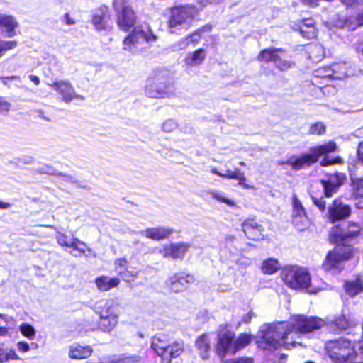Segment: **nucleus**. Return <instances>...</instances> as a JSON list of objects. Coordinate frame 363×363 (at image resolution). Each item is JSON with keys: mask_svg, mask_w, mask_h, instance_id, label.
<instances>
[{"mask_svg": "<svg viewBox=\"0 0 363 363\" xmlns=\"http://www.w3.org/2000/svg\"><path fill=\"white\" fill-rule=\"evenodd\" d=\"M146 94L152 98L163 97L167 92V86L161 82L160 77H149L145 85Z\"/></svg>", "mask_w": 363, "mask_h": 363, "instance_id": "obj_15", "label": "nucleus"}, {"mask_svg": "<svg viewBox=\"0 0 363 363\" xmlns=\"http://www.w3.org/2000/svg\"><path fill=\"white\" fill-rule=\"evenodd\" d=\"M325 132V125L321 123L318 122L312 124L310 127V133L311 134L321 135Z\"/></svg>", "mask_w": 363, "mask_h": 363, "instance_id": "obj_45", "label": "nucleus"}, {"mask_svg": "<svg viewBox=\"0 0 363 363\" xmlns=\"http://www.w3.org/2000/svg\"><path fill=\"white\" fill-rule=\"evenodd\" d=\"M173 232V230L168 227L148 228L141 230L140 234L146 238L155 240H160L167 238Z\"/></svg>", "mask_w": 363, "mask_h": 363, "instance_id": "obj_19", "label": "nucleus"}, {"mask_svg": "<svg viewBox=\"0 0 363 363\" xmlns=\"http://www.w3.org/2000/svg\"><path fill=\"white\" fill-rule=\"evenodd\" d=\"M280 54H283L281 50L266 49L259 55V60L264 62L274 61L276 62Z\"/></svg>", "mask_w": 363, "mask_h": 363, "instance_id": "obj_33", "label": "nucleus"}, {"mask_svg": "<svg viewBox=\"0 0 363 363\" xmlns=\"http://www.w3.org/2000/svg\"><path fill=\"white\" fill-rule=\"evenodd\" d=\"M113 7L117 13L118 27L123 30H129L136 23L137 18L128 0H113Z\"/></svg>", "mask_w": 363, "mask_h": 363, "instance_id": "obj_5", "label": "nucleus"}, {"mask_svg": "<svg viewBox=\"0 0 363 363\" xmlns=\"http://www.w3.org/2000/svg\"><path fill=\"white\" fill-rule=\"evenodd\" d=\"M223 363H253V360L251 358L242 357L239 359L224 361Z\"/></svg>", "mask_w": 363, "mask_h": 363, "instance_id": "obj_55", "label": "nucleus"}, {"mask_svg": "<svg viewBox=\"0 0 363 363\" xmlns=\"http://www.w3.org/2000/svg\"><path fill=\"white\" fill-rule=\"evenodd\" d=\"M19 331L26 337L33 340L35 336V329L28 323H23L19 326Z\"/></svg>", "mask_w": 363, "mask_h": 363, "instance_id": "obj_40", "label": "nucleus"}, {"mask_svg": "<svg viewBox=\"0 0 363 363\" xmlns=\"http://www.w3.org/2000/svg\"><path fill=\"white\" fill-rule=\"evenodd\" d=\"M18 45L16 40H4L0 42V57L3 56L4 52L15 48Z\"/></svg>", "mask_w": 363, "mask_h": 363, "instance_id": "obj_44", "label": "nucleus"}, {"mask_svg": "<svg viewBox=\"0 0 363 363\" xmlns=\"http://www.w3.org/2000/svg\"><path fill=\"white\" fill-rule=\"evenodd\" d=\"M211 194L212 198H213L214 199L217 200L219 202L224 203L229 206H235V203L233 200L227 198L224 193L215 191H212L211 193Z\"/></svg>", "mask_w": 363, "mask_h": 363, "instance_id": "obj_42", "label": "nucleus"}, {"mask_svg": "<svg viewBox=\"0 0 363 363\" xmlns=\"http://www.w3.org/2000/svg\"><path fill=\"white\" fill-rule=\"evenodd\" d=\"M315 162V157L313 156L310 151L309 153L303 154L300 156H292L286 162H283L282 164H289L292 169L298 170L306 167L311 166Z\"/></svg>", "mask_w": 363, "mask_h": 363, "instance_id": "obj_17", "label": "nucleus"}, {"mask_svg": "<svg viewBox=\"0 0 363 363\" xmlns=\"http://www.w3.org/2000/svg\"><path fill=\"white\" fill-rule=\"evenodd\" d=\"M118 318L100 315L99 326L104 330L110 332L118 323Z\"/></svg>", "mask_w": 363, "mask_h": 363, "instance_id": "obj_34", "label": "nucleus"}, {"mask_svg": "<svg viewBox=\"0 0 363 363\" xmlns=\"http://www.w3.org/2000/svg\"><path fill=\"white\" fill-rule=\"evenodd\" d=\"M354 250L350 246H337L329 251L322 264L326 272H339L343 269V262L352 257Z\"/></svg>", "mask_w": 363, "mask_h": 363, "instance_id": "obj_4", "label": "nucleus"}, {"mask_svg": "<svg viewBox=\"0 0 363 363\" xmlns=\"http://www.w3.org/2000/svg\"><path fill=\"white\" fill-rule=\"evenodd\" d=\"M363 26V13L358 15L357 17L356 23L353 24L350 22V19L346 20L344 25H340V26L347 27L349 29L354 30L357 26Z\"/></svg>", "mask_w": 363, "mask_h": 363, "instance_id": "obj_46", "label": "nucleus"}, {"mask_svg": "<svg viewBox=\"0 0 363 363\" xmlns=\"http://www.w3.org/2000/svg\"><path fill=\"white\" fill-rule=\"evenodd\" d=\"M92 352L93 350L89 346L74 344L69 347V357L76 359H85L91 356Z\"/></svg>", "mask_w": 363, "mask_h": 363, "instance_id": "obj_24", "label": "nucleus"}, {"mask_svg": "<svg viewBox=\"0 0 363 363\" xmlns=\"http://www.w3.org/2000/svg\"><path fill=\"white\" fill-rule=\"evenodd\" d=\"M94 282L98 290L101 291H107L113 288L117 287L120 284L121 280L118 277H110L106 275H102L97 277Z\"/></svg>", "mask_w": 363, "mask_h": 363, "instance_id": "obj_22", "label": "nucleus"}, {"mask_svg": "<svg viewBox=\"0 0 363 363\" xmlns=\"http://www.w3.org/2000/svg\"><path fill=\"white\" fill-rule=\"evenodd\" d=\"M330 68L328 67H322L317 70V74L318 77H323V78H329L328 77H324L323 76L325 74H328L327 69Z\"/></svg>", "mask_w": 363, "mask_h": 363, "instance_id": "obj_60", "label": "nucleus"}, {"mask_svg": "<svg viewBox=\"0 0 363 363\" xmlns=\"http://www.w3.org/2000/svg\"><path fill=\"white\" fill-rule=\"evenodd\" d=\"M30 80L33 82L35 85H38L40 84V79L38 77L35 75H30L29 76Z\"/></svg>", "mask_w": 363, "mask_h": 363, "instance_id": "obj_63", "label": "nucleus"}, {"mask_svg": "<svg viewBox=\"0 0 363 363\" xmlns=\"http://www.w3.org/2000/svg\"><path fill=\"white\" fill-rule=\"evenodd\" d=\"M48 86L53 89L65 103H69L74 99H84L78 94L72 83L68 80H58L52 83H48Z\"/></svg>", "mask_w": 363, "mask_h": 363, "instance_id": "obj_9", "label": "nucleus"}, {"mask_svg": "<svg viewBox=\"0 0 363 363\" xmlns=\"http://www.w3.org/2000/svg\"><path fill=\"white\" fill-rule=\"evenodd\" d=\"M65 21L67 25H73L74 24V21L72 19L68 13L65 15Z\"/></svg>", "mask_w": 363, "mask_h": 363, "instance_id": "obj_62", "label": "nucleus"}, {"mask_svg": "<svg viewBox=\"0 0 363 363\" xmlns=\"http://www.w3.org/2000/svg\"><path fill=\"white\" fill-rule=\"evenodd\" d=\"M81 245L86 247V244L84 242L80 240L76 237H72L69 239V243L66 247H71L74 250H76L79 252L80 254L84 255L86 252V249L81 248Z\"/></svg>", "mask_w": 363, "mask_h": 363, "instance_id": "obj_39", "label": "nucleus"}, {"mask_svg": "<svg viewBox=\"0 0 363 363\" xmlns=\"http://www.w3.org/2000/svg\"><path fill=\"white\" fill-rule=\"evenodd\" d=\"M211 172L216 175H218L223 178L228 179H235L239 181V184H242L245 181V177L243 172H242L240 169H235V170H228L226 173L223 174L218 172L216 168H213L211 169Z\"/></svg>", "mask_w": 363, "mask_h": 363, "instance_id": "obj_31", "label": "nucleus"}, {"mask_svg": "<svg viewBox=\"0 0 363 363\" xmlns=\"http://www.w3.org/2000/svg\"><path fill=\"white\" fill-rule=\"evenodd\" d=\"M235 333L230 330H221L216 338L215 352L223 359L228 354H234L235 352L234 343Z\"/></svg>", "mask_w": 363, "mask_h": 363, "instance_id": "obj_7", "label": "nucleus"}, {"mask_svg": "<svg viewBox=\"0 0 363 363\" xmlns=\"http://www.w3.org/2000/svg\"><path fill=\"white\" fill-rule=\"evenodd\" d=\"M357 155L359 160L363 163V141L359 144Z\"/></svg>", "mask_w": 363, "mask_h": 363, "instance_id": "obj_59", "label": "nucleus"}, {"mask_svg": "<svg viewBox=\"0 0 363 363\" xmlns=\"http://www.w3.org/2000/svg\"><path fill=\"white\" fill-rule=\"evenodd\" d=\"M177 128V123L172 119L166 120L162 125L163 131L167 133H171Z\"/></svg>", "mask_w": 363, "mask_h": 363, "instance_id": "obj_47", "label": "nucleus"}, {"mask_svg": "<svg viewBox=\"0 0 363 363\" xmlns=\"http://www.w3.org/2000/svg\"><path fill=\"white\" fill-rule=\"evenodd\" d=\"M354 194L355 198V206L358 208H363V177L355 179L352 181Z\"/></svg>", "mask_w": 363, "mask_h": 363, "instance_id": "obj_29", "label": "nucleus"}, {"mask_svg": "<svg viewBox=\"0 0 363 363\" xmlns=\"http://www.w3.org/2000/svg\"><path fill=\"white\" fill-rule=\"evenodd\" d=\"M10 108L11 104L0 96V113L8 112Z\"/></svg>", "mask_w": 363, "mask_h": 363, "instance_id": "obj_54", "label": "nucleus"}, {"mask_svg": "<svg viewBox=\"0 0 363 363\" xmlns=\"http://www.w3.org/2000/svg\"><path fill=\"white\" fill-rule=\"evenodd\" d=\"M173 245H167L160 250L159 252L165 258L171 257L173 259Z\"/></svg>", "mask_w": 363, "mask_h": 363, "instance_id": "obj_51", "label": "nucleus"}, {"mask_svg": "<svg viewBox=\"0 0 363 363\" xmlns=\"http://www.w3.org/2000/svg\"><path fill=\"white\" fill-rule=\"evenodd\" d=\"M18 26L13 16L0 13V29L6 33V36L11 38L16 35L15 29Z\"/></svg>", "mask_w": 363, "mask_h": 363, "instance_id": "obj_20", "label": "nucleus"}, {"mask_svg": "<svg viewBox=\"0 0 363 363\" xmlns=\"http://www.w3.org/2000/svg\"><path fill=\"white\" fill-rule=\"evenodd\" d=\"M335 230H333L332 233L337 237L336 241H337L339 238L342 240L345 238L357 236L360 231V227L358 224L353 223H350L347 230L340 234L335 233Z\"/></svg>", "mask_w": 363, "mask_h": 363, "instance_id": "obj_32", "label": "nucleus"}, {"mask_svg": "<svg viewBox=\"0 0 363 363\" xmlns=\"http://www.w3.org/2000/svg\"><path fill=\"white\" fill-rule=\"evenodd\" d=\"M281 277L286 285L293 289H306L310 294H316L323 286L311 283L308 272L298 266H288L283 269Z\"/></svg>", "mask_w": 363, "mask_h": 363, "instance_id": "obj_2", "label": "nucleus"}, {"mask_svg": "<svg viewBox=\"0 0 363 363\" xmlns=\"http://www.w3.org/2000/svg\"><path fill=\"white\" fill-rule=\"evenodd\" d=\"M115 270L119 275L120 271H123L127 268L128 261L125 258H118L114 261Z\"/></svg>", "mask_w": 363, "mask_h": 363, "instance_id": "obj_48", "label": "nucleus"}, {"mask_svg": "<svg viewBox=\"0 0 363 363\" xmlns=\"http://www.w3.org/2000/svg\"><path fill=\"white\" fill-rule=\"evenodd\" d=\"M260 269L263 274L272 275L281 269V264L277 259L269 257L262 261Z\"/></svg>", "mask_w": 363, "mask_h": 363, "instance_id": "obj_26", "label": "nucleus"}, {"mask_svg": "<svg viewBox=\"0 0 363 363\" xmlns=\"http://www.w3.org/2000/svg\"><path fill=\"white\" fill-rule=\"evenodd\" d=\"M196 34H193L192 35L188 36L179 41L177 44L178 48L186 49L191 43H194L196 41H197V40L194 39V36Z\"/></svg>", "mask_w": 363, "mask_h": 363, "instance_id": "obj_49", "label": "nucleus"}, {"mask_svg": "<svg viewBox=\"0 0 363 363\" xmlns=\"http://www.w3.org/2000/svg\"><path fill=\"white\" fill-rule=\"evenodd\" d=\"M345 291L350 296H355L363 291L362 283L359 281L348 282L345 285Z\"/></svg>", "mask_w": 363, "mask_h": 363, "instance_id": "obj_36", "label": "nucleus"}, {"mask_svg": "<svg viewBox=\"0 0 363 363\" xmlns=\"http://www.w3.org/2000/svg\"><path fill=\"white\" fill-rule=\"evenodd\" d=\"M206 57V52L203 49H199L192 52L189 53L184 62L189 66H197L201 65Z\"/></svg>", "mask_w": 363, "mask_h": 363, "instance_id": "obj_27", "label": "nucleus"}, {"mask_svg": "<svg viewBox=\"0 0 363 363\" xmlns=\"http://www.w3.org/2000/svg\"><path fill=\"white\" fill-rule=\"evenodd\" d=\"M108 18H109L108 7L101 5L93 11L91 22L96 30H101L105 28L106 19Z\"/></svg>", "mask_w": 363, "mask_h": 363, "instance_id": "obj_18", "label": "nucleus"}, {"mask_svg": "<svg viewBox=\"0 0 363 363\" xmlns=\"http://www.w3.org/2000/svg\"><path fill=\"white\" fill-rule=\"evenodd\" d=\"M325 323V320L318 317L294 315L289 322L279 321L262 325L258 333L257 344L263 350H277L281 346L290 349L298 344L296 340L300 333L319 329Z\"/></svg>", "mask_w": 363, "mask_h": 363, "instance_id": "obj_1", "label": "nucleus"}, {"mask_svg": "<svg viewBox=\"0 0 363 363\" xmlns=\"http://www.w3.org/2000/svg\"><path fill=\"white\" fill-rule=\"evenodd\" d=\"M81 245L86 247V244L84 242L80 240L76 237H72L69 239V243L66 247H71L74 250H76L79 252L80 254L84 255L86 252V249L81 248Z\"/></svg>", "mask_w": 363, "mask_h": 363, "instance_id": "obj_38", "label": "nucleus"}, {"mask_svg": "<svg viewBox=\"0 0 363 363\" xmlns=\"http://www.w3.org/2000/svg\"><path fill=\"white\" fill-rule=\"evenodd\" d=\"M282 54H280L277 60L276 61L275 64L276 66L280 69V70H286L289 68L291 67V63L290 62H288L286 60H282L281 55Z\"/></svg>", "mask_w": 363, "mask_h": 363, "instance_id": "obj_50", "label": "nucleus"}, {"mask_svg": "<svg viewBox=\"0 0 363 363\" xmlns=\"http://www.w3.org/2000/svg\"><path fill=\"white\" fill-rule=\"evenodd\" d=\"M171 352L165 354V363H170L172 359L180 356L184 350L183 341H174L170 344Z\"/></svg>", "mask_w": 363, "mask_h": 363, "instance_id": "obj_30", "label": "nucleus"}, {"mask_svg": "<svg viewBox=\"0 0 363 363\" xmlns=\"http://www.w3.org/2000/svg\"><path fill=\"white\" fill-rule=\"evenodd\" d=\"M291 220L294 225L299 230H304L311 225L306 209L296 195L292 197Z\"/></svg>", "mask_w": 363, "mask_h": 363, "instance_id": "obj_8", "label": "nucleus"}, {"mask_svg": "<svg viewBox=\"0 0 363 363\" xmlns=\"http://www.w3.org/2000/svg\"><path fill=\"white\" fill-rule=\"evenodd\" d=\"M357 324V320L350 313H345L344 311L339 315H337L331 325L335 328L337 331H344L351 328Z\"/></svg>", "mask_w": 363, "mask_h": 363, "instance_id": "obj_16", "label": "nucleus"}, {"mask_svg": "<svg viewBox=\"0 0 363 363\" xmlns=\"http://www.w3.org/2000/svg\"><path fill=\"white\" fill-rule=\"evenodd\" d=\"M173 245V259H182L189 248V245L186 243H176Z\"/></svg>", "mask_w": 363, "mask_h": 363, "instance_id": "obj_37", "label": "nucleus"}, {"mask_svg": "<svg viewBox=\"0 0 363 363\" xmlns=\"http://www.w3.org/2000/svg\"><path fill=\"white\" fill-rule=\"evenodd\" d=\"M5 355H6V361L9 360V359H19V357L18 356V354L16 353L15 350H12V349H10L9 350H5Z\"/></svg>", "mask_w": 363, "mask_h": 363, "instance_id": "obj_56", "label": "nucleus"}, {"mask_svg": "<svg viewBox=\"0 0 363 363\" xmlns=\"http://www.w3.org/2000/svg\"><path fill=\"white\" fill-rule=\"evenodd\" d=\"M195 347L203 359L209 358L211 351V338L207 334L199 335L195 340Z\"/></svg>", "mask_w": 363, "mask_h": 363, "instance_id": "obj_21", "label": "nucleus"}, {"mask_svg": "<svg viewBox=\"0 0 363 363\" xmlns=\"http://www.w3.org/2000/svg\"><path fill=\"white\" fill-rule=\"evenodd\" d=\"M203 6H206L208 4H218L220 0H199Z\"/></svg>", "mask_w": 363, "mask_h": 363, "instance_id": "obj_61", "label": "nucleus"}, {"mask_svg": "<svg viewBox=\"0 0 363 363\" xmlns=\"http://www.w3.org/2000/svg\"><path fill=\"white\" fill-rule=\"evenodd\" d=\"M300 33L306 38H313L316 36V30L312 23L308 24H303L300 27Z\"/></svg>", "mask_w": 363, "mask_h": 363, "instance_id": "obj_41", "label": "nucleus"}, {"mask_svg": "<svg viewBox=\"0 0 363 363\" xmlns=\"http://www.w3.org/2000/svg\"><path fill=\"white\" fill-rule=\"evenodd\" d=\"M342 159L339 157H337L335 159L329 158L328 157H325L323 160L320 162V165L323 167H325L328 165H331L334 164L341 163Z\"/></svg>", "mask_w": 363, "mask_h": 363, "instance_id": "obj_53", "label": "nucleus"}, {"mask_svg": "<svg viewBox=\"0 0 363 363\" xmlns=\"http://www.w3.org/2000/svg\"><path fill=\"white\" fill-rule=\"evenodd\" d=\"M350 213L351 208L349 205L335 199L328 207V218L331 222H335L347 218Z\"/></svg>", "mask_w": 363, "mask_h": 363, "instance_id": "obj_11", "label": "nucleus"}, {"mask_svg": "<svg viewBox=\"0 0 363 363\" xmlns=\"http://www.w3.org/2000/svg\"><path fill=\"white\" fill-rule=\"evenodd\" d=\"M198 11V9L191 5L177 6L172 9L169 20V28L173 29L178 26L189 25Z\"/></svg>", "mask_w": 363, "mask_h": 363, "instance_id": "obj_6", "label": "nucleus"}, {"mask_svg": "<svg viewBox=\"0 0 363 363\" xmlns=\"http://www.w3.org/2000/svg\"><path fill=\"white\" fill-rule=\"evenodd\" d=\"M194 281L193 275L180 272L169 277L166 285L172 291L178 293L186 290Z\"/></svg>", "mask_w": 363, "mask_h": 363, "instance_id": "obj_10", "label": "nucleus"}, {"mask_svg": "<svg viewBox=\"0 0 363 363\" xmlns=\"http://www.w3.org/2000/svg\"><path fill=\"white\" fill-rule=\"evenodd\" d=\"M157 40L147 23H143L134 28L133 31L123 40V49L133 54L138 53L145 48V44H151Z\"/></svg>", "mask_w": 363, "mask_h": 363, "instance_id": "obj_3", "label": "nucleus"}, {"mask_svg": "<svg viewBox=\"0 0 363 363\" xmlns=\"http://www.w3.org/2000/svg\"><path fill=\"white\" fill-rule=\"evenodd\" d=\"M242 230L246 236L253 240H258L263 237L264 228L254 218H247L242 223Z\"/></svg>", "mask_w": 363, "mask_h": 363, "instance_id": "obj_13", "label": "nucleus"}, {"mask_svg": "<svg viewBox=\"0 0 363 363\" xmlns=\"http://www.w3.org/2000/svg\"><path fill=\"white\" fill-rule=\"evenodd\" d=\"M252 340V335L245 333L240 334L235 340L234 339L235 352L245 347Z\"/></svg>", "mask_w": 363, "mask_h": 363, "instance_id": "obj_35", "label": "nucleus"}, {"mask_svg": "<svg viewBox=\"0 0 363 363\" xmlns=\"http://www.w3.org/2000/svg\"><path fill=\"white\" fill-rule=\"evenodd\" d=\"M119 313V307L113 300L107 301L100 311V315L111 317V318H118Z\"/></svg>", "mask_w": 363, "mask_h": 363, "instance_id": "obj_28", "label": "nucleus"}, {"mask_svg": "<svg viewBox=\"0 0 363 363\" xmlns=\"http://www.w3.org/2000/svg\"><path fill=\"white\" fill-rule=\"evenodd\" d=\"M151 348L161 357L162 362L165 363V354L171 352L170 343L165 335L160 334L152 337Z\"/></svg>", "mask_w": 363, "mask_h": 363, "instance_id": "obj_12", "label": "nucleus"}, {"mask_svg": "<svg viewBox=\"0 0 363 363\" xmlns=\"http://www.w3.org/2000/svg\"><path fill=\"white\" fill-rule=\"evenodd\" d=\"M328 74L323 76L328 77L333 79H342L349 75L347 65L346 63L333 64L331 68L327 69Z\"/></svg>", "mask_w": 363, "mask_h": 363, "instance_id": "obj_23", "label": "nucleus"}, {"mask_svg": "<svg viewBox=\"0 0 363 363\" xmlns=\"http://www.w3.org/2000/svg\"><path fill=\"white\" fill-rule=\"evenodd\" d=\"M337 150V145L334 141H329L325 144L318 145L311 148V152L317 162L318 158L324 156L328 153H331Z\"/></svg>", "mask_w": 363, "mask_h": 363, "instance_id": "obj_25", "label": "nucleus"}, {"mask_svg": "<svg viewBox=\"0 0 363 363\" xmlns=\"http://www.w3.org/2000/svg\"><path fill=\"white\" fill-rule=\"evenodd\" d=\"M17 348L20 352H26L30 350V345L24 341H21L17 343Z\"/></svg>", "mask_w": 363, "mask_h": 363, "instance_id": "obj_57", "label": "nucleus"}, {"mask_svg": "<svg viewBox=\"0 0 363 363\" xmlns=\"http://www.w3.org/2000/svg\"><path fill=\"white\" fill-rule=\"evenodd\" d=\"M69 238L65 233L58 232L56 235V240L57 243L62 247H66L69 241Z\"/></svg>", "mask_w": 363, "mask_h": 363, "instance_id": "obj_52", "label": "nucleus"}, {"mask_svg": "<svg viewBox=\"0 0 363 363\" xmlns=\"http://www.w3.org/2000/svg\"><path fill=\"white\" fill-rule=\"evenodd\" d=\"M139 274V272L133 269L130 270L126 268L123 271H120L119 276L123 279V281L127 282H130L133 281L135 278L138 277Z\"/></svg>", "mask_w": 363, "mask_h": 363, "instance_id": "obj_43", "label": "nucleus"}, {"mask_svg": "<svg viewBox=\"0 0 363 363\" xmlns=\"http://www.w3.org/2000/svg\"><path fill=\"white\" fill-rule=\"evenodd\" d=\"M313 203L318 206L320 211H324L325 208L326 203L323 199L313 198Z\"/></svg>", "mask_w": 363, "mask_h": 363, "instance_id": "obj_58", "label": "nucleus"}, {"mask_svg": "<svg viewBox=\"0 0 363 363\" xmlns=\"http://www.w3.org/2000/svg\"><path fill=\"white\" fill-rule=\"evenodd\" d=\"M346 176L343 173H335L331 175L328 180H321V184L324 188L325 194L327 197H330L337 191L338 188L344 183Z\"/></svg>", "mask_w": 363, "mask_h": 363, "instance_id": "obj_14", "label": "nucleus"}, {"mask_svg": "<svg viewBox=\"0 0 363 363\" xmlns=\"http://www.w3.org/2000/svg\"><path fill=\"white\" fill-rule=\"evenodd\" d=\"M6 362L5 350L0 348V362Z\"/></svg>", "mask_w": 363, "mask_h": 363, "instance_id": "obj_64", "label": "nucleus"}]
</instances>
